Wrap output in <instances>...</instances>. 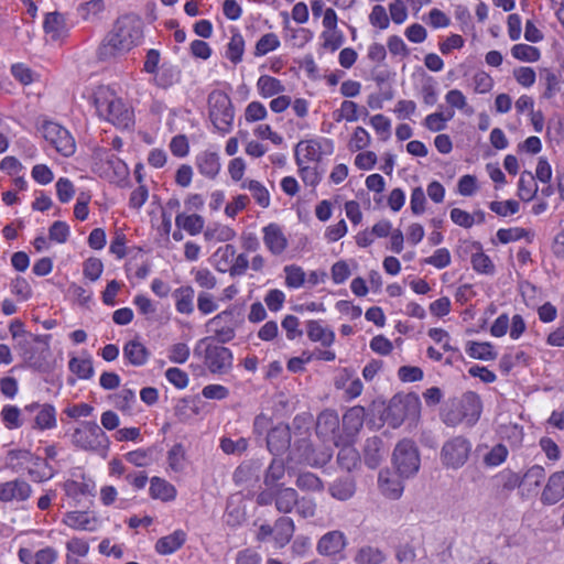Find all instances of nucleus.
<instances>
[{"instance_id":"1","label":"nucleus","mask_w":564,"mask_h":564,"mask_svg":"<svg viewBox=\"0 0 564 564\" xmlns=\"http://www.w3.org/2000/svg\"><path fill=\"white\" fill-rule=\"evenodd\" d=\"M142 36V22L134 14H124L117 19L112 30L98 47V57L109 59L130 51L138 45Z\"/></svg>"},{"instance_id":"2","label":"nucleus","mask_w":564,"mask_h":564,"mask_svg":"<svg viewBox=\"0 0 564 564\" xmlns=\"http://www.w3.org/2000/svg\"><path fill=\"white\" fill-rule=\"evenodd\" d=\"M481 411L480 397L474 391H467L459 399L449 400L441 416L447 426H457L463 422L473 426L479 420Z\"/></svg>"},{"instance_id":"3","label":"nucleus","mask_w":564,"mask_h":564,"mask_svg":"<svg viewBox=\"0 0 564 564\" xmlns=\"http://www.w3.org/2000/svg\"><path fill=\"white\" fill-rule=\"evenodd\" d=\"M94 104L99 117L121 128L131 123V111L120 98L107 90H99L94 97Z\"/></svg>"},{"instance_id":"4","label":"nucleus","mask_w":564,"mask_h":564,"mask_svg":"<svg viewBox=\"0 0 564 564\" xmlns=\"http://www.w3.org/2000/svg\"><path fill=\"white\" fill-rule=\"evenodd\" d=\"M73 444L84 451L106 453L109 448V437L94 421H84L72 435Z\"/></svg>"},{"instance_id":"5","label":"nucleus","mask_w":564,"mask_h":564,"mask_svg":"<svg viewBox=\"0 0 564 564\" xmlns=\"http://www.w3.org/2000/svg\"><path fill=\"white\" fill-rule=\"evenodd\" d=\"M209 118L219 132L228 133L232 128L235 117L229 96L221 90H214L208 96Z\"/></svg>"},{"instance_id":"6","label":"nucleus","mask_w":564,"mask_h":564,"mask_svg":"<svg viewBox=\"0 0 564 564\" xmlns=\"http://www.w3.org/2000/svg\"><path fill=\"white\" fill-rule=\"evenodd\" d=\"M393 464L399 476L409 478L419 471L421 459L414 441L403 438L393 451Z\"/></svg>"},{"instance_id":"7","label":"nucleus","mask_w":564,"mask_h":564,"mask_svg":"<svg viewBox=\"0 0 564 564\" xmlns=\"http://www.w3.org/2000/svg\"><path fill=\"white\" fill-rule=\"evenodd\" d=\"M46 142H48L63 156H70L75 153L76 143L70 132L57 122L44 120L39 127Z\"/></svg>"},{"instance_id":"8","label":"nucleus","mask_w":564,"mask_h":564,"mask_svg":"<svg viewBox=\"0 0 564 564\" xmlns=\"http://www.w3.org/2000/svg\"><path fill=\"white\" fill-rule=\"evenodd\" d=\"M471 449L470 442L463 436H455L444 443L441 449L442 464L447 468L457 469L468 459Z\"/></svg>"},{"instance_id":"9","label":"nucleus","mask_w":564,"mask_h":564,"mask_svg":"<svg viewBox=\"0 0 564 564\" xmlns=\"http://www.w3.org/2000/svg\"><path fill=\"white\" fill-rule=\"evenodd\" d=\"M234 313L235 308H227L206 323L207 333H212L218 343L226 344L235 338L237 322Z\"/></svg>"},{"instance_id":"10","label":"nucleus","mask_w":564,"mask_h":564,"mask_svg":"<svg viewBox=\"0 0 564 564\" xmlns=\"http://www.w3.org/2000/svg\"><path fill=\"white\" fill-rule=\"evenodd\" d=\"M293 454H297V460L312 467H322L333 457L328 448L316 451L307 437L297 438L294 442Z\"/></svg>"},{"instance_id":"11","label":"nucleus","mask_w":564,"mask_h":564,"mask_svg":"<svg viewBox=\"0 0 564 564\" xmlns=\"http://www.w3.org/2000/svg\"><path fill=\"white\" fill-rule=\"evenodd\" d=\"M204 364L212 373H227L232 367V352L227 347L209 344L205 349Z\"/></svg>"},{"instance_id":"12","label":"nucleus","mask_w":564,"mask_h":564,"mask_svg":"<svg viewBox=\"0 0 564 564\" xmlns=\"http://www.w3.org/2000/svg\"><path fill=\"white\" fill-rule=\"evenodd\" d=\"M23 413L34 414L33 430L45 431L56 427V409L50 403H30L23 408Z\"/></svg>"},{"instance_id":"13","label":"nucleus","mask_w":564,"mask_h":564,"mask_svg":"<svg viewBox=\"0 0 564 564\" xmlns=\"http://www.w3.org/2000/svg\"><path fill=\"white\" fill-rule=\"evenodd\" d=\"M262 463L259 459L242 462L234 471L232 480L242 489H253L260 481Z\"/></svg>"},{"instance_id":"14","label":"nucleus","mask_w":564,"mask_h":564,"mask_svg":"<svg viewBox=\"0 0 564 564\" xmlns=\"http://www.w3.org/2000/svg\"><path fill=\"white\" fill-rule=\"evenodd\" d=\"M291 438V426L279 423L268 431L267 448L272 455L280 456L290 448Z\"/></svg>"},{"instance_id":"15","label":"nucleus","mask_w":564,"mask_h":564,"mask_svg":"<svg viewBox=\"0 0 564 564\" xmlns=\"http://www.w3.org/2000/svg\"><path fill=\"white\" fill-rule=\"evenodd\" d=\"M338 431L339 416L336 411L326 409L317 415L316 435L323 442H334V444L338 446V442L336 441Z\"/></svg>"},{"instance_id":"16","label":"nucleus","mask_w":564,"mask_h":564,"mask_svg":"<svg viewBox=\"0 0 564 564\" xmlns=\"http://www.w3.org/2000/svg\"><path fill=\"white\" fill-rule=\"evenodd\" d=\"M32 487L24 479H13L0 482V501H25L31 497Z\"/></svg>"},{"instance_id":"17","label":"nucleus","mask_w":564,"mask_h":564,"mask_svg":"<svg viewBox=\"0 0 564 564\" xmlns=\"http://www.w3.org/2000/svg\"><path fill=\"white\" fill-rule=\"evenodd\" d=\"M263 242L273 256L282 254L288 248V239L280 225L271 223L263 227Z\"/></svg>"},{"instance_id":"18","label":"nucleus","mask_w":564,"mask_h":564,"mask_svg":"<svg viewBox=\"0 0 564 564\" xmlns=\"http://www.w3.org/2000/svg\"><path fill=\"white\" fill-rule=\"evenodd\" d=\"M347 545V539L341 531L334 530L325 533L318 540L316 550L321 555L335 556Z\"/></svg>"},{"instance_id":"19","label":"nucleus","mask_w":564,"mask_h":564,"mask_svg":"<svg viewBox=\"0 0 564 564\" xmlns=\"http://www.w3.org/2000/svg\"><path fill=\"white\" fill-rule=\"evenodd\" d=\"M41 458L34 456L28 449H10L6 456L4 466L14 473H20L25 469L26 465L32 463L33 466H39Z\"/></svg>"},{"instance_id":"20","label":"nucleus","mask_w":564,"mask_h":564,"mask_svg":"<svg viewBox=\"0 0 564 564\" xmlns=\"http://www.w3.org/2000/svg\"><path fill=\"white\" fill-rule=\"evenodd\" d=\"M564 497V471L552 474L541 495L544 505H554Z\"/></svg>"},{"instance_id":"21","label":"nucleus","mask_w":564,"mask_h":564,"mask_svg":"<svg viewBox=\"0 0 564 564\" xmlns=\"http://www.w3.org/2000/svg\"><path fill=\"white\" fill-rule=\"evenodd\" d=\"M295 532L294 521L289 517H279L273 524V542L275 547L282 549L290 543Z\"/></svg>"},{"instance_id":"22","label":"nucleus","mask_w":564,"mask_h":564,"mask_svg":"<svg viewBox=\"0 0 564 564\" xmlns=\"http://www.w3.org/2000/svg\"><path fill=\"white\" fill-rule=\"evenodd\" d=\"M215 254L226 261L234 259V263L229 269V273L232 276L245 274L249 267V260L247 256L240 253L236 257V248L232 245H226L224 248H219Z\"/></svg>"},{"instance_id":"23","label":"nucleus","mask_w":564,"mask_h":564,"mask_svg":"<svg viewBox=\"0 0 564 564\" xmlns=\"http://www.w3.org/2000/svg\"><path fill=\"white\" fill-rule=\"evenodd\" d=\"M199 173L208 178H215L220 171L219 156L216 152L203 151L195 158Z\"/></svg>"},{"instance_id":"24","label":"nucleus","mask_w":564,"mask_h":564,"mask_svg":"<svg viewBox=\"0 0 564 564\" xmlns=\"http://www.w3.org/2000/svg\"><path fill=\"white\" fill-rule=\"evenodd\" d=\"M328 492L334 499L346 501L356 492V481L350 475L338 477L328 487Z\"/></svg>"},{"instance_id":"25","label":"nucleus","mask_w":564,"mask_h":564,"mask_svg":"<svg viewBox=\"0 0 564 564\" xmlns=\"http://www.w3.org/2000/svg\"><path fill=\"white\" fill-rule=\"evenodd\" d=\"M378 485L381 494L389 499H398L402 495L403 486L401 480L389 470L379 473Z\"/></svg>"},{"instance_id":"26","label":"nucleus","mask_w":564,"mask_h":564,"mask_svg":"<svg viewBox=\"0 0 564 564\" xmlns=\"http://www.w3.org/2000/svg\"><path fill=\"white\" fill-rule=\"evenodd\" d=\"M299 492L292 487L279 486L275 488V509L280 513H291L297 502Z\"/></svg>"},{"instance_id":"27","label":"nucleus","mask_w":564,"mask_h":564,"mask_svg":"<svg viewBox=\"0 0 564 564\" xmlns=\"http://www.w3.org/2000/svg\"><path fill=\"white\" fill-rule=\"evenodd\" d=\"M43 29L53 41L59 40L67 34L66 21L64 14L55 11L45 15Z\"/></svg>"},{"instance_id":"28","label":"nucleus","mask_w":564,"mask_h":564,"mask_svg":"<svg viewBox=\"0 0 564 564\" xmlns=\"http://www.w3.org/2000/svg\"><path fill=\"white\" fill-rule=\"evenodd\" d=\"M186 541V533L183 530H176L173 533L160 538L155 543V551L162 555H169L176 552Z\"/></svg>"},{"instance_id":"29","label":"nucleus","mask_w":564,"mask_h":564,"mask_svg":"<svg viewBox=\"0 0 564 564\" xmlns=\"http://www.w3.org/2000/svg\"><path fill=\"white\" fill-rule=\"evenodd\" d=\"M307 337L312 341H318L324 347H329L335 340V333L322 325L321 321H308L306 323Z\"/></svg>"},{"instance_id":"30","label":"nucleus","mask_w":564,"mask_h":564,"mask_svg":"<svg viewBox=\"0 0 564 564\" xmlns=\"http://www.w3.org/2000/svg\"><path fill=\"white\" fill-rule=\"evenodd\" d=\"M364 454L366 465L371 469L377 468L384 454L382 440L378 436L369 437L366 441Z\"/></svg>"},{"instance_id":"31","label":"nucleus","mask_w":564,"mask_h":564,"mask_svg":"<svg viewBox=\"0 0 564 564\" xmlns=\"http://www.w3.org/2000/svg\"><path fill=\"white\" fill-rule=\"evenodd\" d=\"M123 356L133 366H143L150 356L148 348L139 340H130L123 347Z\"/></svg>"},{"instance_id":"32","label":"nucleus","mask_w":564,"mask_h":564,"mask_svg":"<svg viewBox=\"0 0 564 564\" xmlns=\"http://www.w3.org/2000/svg\"><path fill=\"white\" fill-rule=\"evenodd\" d=\"M149 491L153 499H160L162 501H171L176 497L175 487L160 477H153L151 479Z\"/></svg>"},{"instance_id":"33","label":"nucleus","mask_w":564,"mask_h":564,"mask_svg":"<svg viewBox=\"0 0 564 564\" xmlns=\"http://www.w3.org/2000/svg\"><path fill=\"white\" fill-rule=\"evenodd\" d=\"M64 523L75 530L94 531L96 519L85 511H70L65 514Z\"/></svg>"},{"instance_id":"34","label":"nucleus","mask_w":564,"mask_h":564,"mask_svg":"<svg viewBox=\"0 0 564 564\" xmlns=\"http://www.w3.org/2000/svg\"><path fill=\"white\" fill-rule=\"evenodd\" d=\"M175 307L181 314L189 315L194 312V289L189 285L181 286L174 291Z\"/></svg>"},{"instance_id":"35","label":"nucleus","mask_w":564,"mask_h":564,"mask_svg":"<svg viewBox=\"0 0 564 564\" xmlns=\"http://www.w3.org/2000/svg\"><path fill=\"white\" fill-rule=\"evenodd\" d=\"M257 89L261 97L270 98L285 90L282 82L270 75H261L257 82Z\"/></svg>"},{"instance_id":"36","label":"nucleus","mask_w":564,"mask_h":564,"mask_svg":"<svg viewBox=\"0 0 564 564\" xmlns=\"http://www.w3.org/2000/svg\"><path fill=\"white\" fill-rule=\"evenodd\" d=\"M284 475H285L284 462L279 458H273L264 471L263 484L265 485V487L284 486L283 484L279 482L284 477Z\"/></svg>"},{"instance_id":"37","label":"nucleus","mask_w":564,"mask_h":564,"mask_svg":"<svg viewBox=\"0 0 564 564\" xmlns=\"http://www.w3.org/2000/svg\"><path fill=\"white\" fill-rule=\"evenodd\" d=\"M204 218L200 215H185L178 214L175 218V225L180 229H184L189 235H198L204 228Z\"/></svg>"},{"instance_id":"38","label":"nucleus","mask_w":564,"mask_h":564,"mask_svg":"<svg viewBox=\"0 0 564 564\" xmlns=\"http://www.w3.org/2000/svg\"><path fill=\"white\" fill-rule=\"evenodd\" d=\"M295 486L302 491L322 492L325 488L323 480L311 471L300 473Z\"/></svg>"},{"instance_id":"39","label":"nucleus","mask_w":564,"mask_h":564,"mask_svg":"<svg viewBox=\"0 0 564 564\" xmlns=\"http://www.w3.org/2000/svg\"><path fill=\"white\" fill-rule=\"evenodd\" d=\"M365 411L361 406L349 409L343 416L344 429L349 434L358 433L364 425Z\"/></svg>"},{"instance_id":"40","label":"nucleus","mask_w":564,"mask_h":564,"mask_svg":"<svg viewBox=\"0 0 564 564\" xmlns=\"http://www.w3.org/2000/svg\"><path fill=\"white\" fill-rule=\"evenodd\" d=\"M466 352L471 358L480 360H495L497 358V352L490 343L468 341Z\"/></svg>"},{"instance_id":"41","label":"nucleus","mask_w":564,"mask_h":564,"mask_svg":"<svg viewBox=\"0 0 564 564\" xmlns=\"http://www.w3.org/2000/svg\"><path fill=\"white\" fill-rule=\"evenodd\" d=\"M300 153H303L307 161H317L321 156V144L315 140L300 141L295 149V159L299 166L302 164Z\"/></svg>"},{"instance_id":"42","label":"nucleus","mask_w":564,"mask_h":564,"mask_svg":"<svg viewBox=\"0 0 564 564\" xmlns=\"http://www.w3.org/2000/svg\"><path fill=\"white\" fill-rule=\"evenodd\" d=\"M386 558V554L381 550L367 545L357 552L355 562L357 564H382Z\"/></svg>"},{"instance_id":"43","label":"nucleus","mask_w":564,"mask_h":564,"mask_svg":"<svg viewBox=\"0 0 564 564\" xmlns=\"http://www.w3.org/2000/svg\"><path fill=\"white\" fill-rule=\"evenodd\" d=\"M241 187L250 191L252 197L261 207L267 208L270 205V194L260 182L254 180L245 181Z\"/></svg>"},{"instance_id":"44","label":"nucleus","mask_w":564,"mask_h":564,"mask_svg":"<svg viewBox=\"0 0 564 564\" xmlns=\"http://www.w3.org/2000/svg\"><path fill=\"white\" fill-rule=\"evenodd\" d=\"M536 192V184L532 173L523 172L519 178L518 195L524 200H531Z\"/></svg>"},{"instance_id":"45","label":"nucleus","mask_w":564,"mask_h":564,"mask_svg":"<svg viewBox=\"0 0 564 564\" xmlns=\"http://www.w3.org/2000/svg\"><path fill=\"white\" fill-rule=\"evenodd\" d=\"M359 462V454L355 447L351 445L343 446L337 455L338 465L347 470H352Z\"/></svg>"},{"instance_id":"46","label":"nucleus","mask_w":564,"mask_h":564,"mask_svg":"<svg viewBox=\"0 0 564 564\" xmlns=\"http://www.w3.org/2000/svg\"><path fill=\"white\" fill-rule=\"evenodd\" d=\"M23 410L21 411L18 406L7 404L2 408L0 416L9 430L19 429L22 425V415Z\"/></svg>"},{"instance_id":"47","label":"nucleus","mask_w":564,"mask_h":564,"mask_svg":"<svg viewBox=\"0 0 564 564\" xmlns=\"http://www.w3.org/2000/svg\"><path fill=\"white\" fill-rule=\"evenodd\" d=\"M245 52V40L239 32L232 34L229 43L226 56L234 63L238 64L242 59Z\"/></svg>"},{"instance_id":"48","label":"nucleus","mask_w":564,"mask_h":564,"mask_svg":"<svg viewBox=\"0 0 564 564\" xmlns=\"http://www.w3.org/2000/svg\"><path fill=\"white\" fill-rule=\"evenodd\" d=\"M69 370L80 379H90L94 375V367L90 359L73 357L68 362Z\"/></svg>"},{"instance_id":"49","label":"nucleus","mask_w":564,"mask_h":564,"mask_svg":"<svg viewBox=\"0 0 564 564\" xmlns=\"http://www.w3.org/2000/svg\"><path fill=\"white\" fill-rule=\"evenodd\" d=\"M104 10V0H90L80 3L77 8L78 15L84 21H91Z\"/></svg>"},{"instance_id":"50","label":"nucleus","mask_w":564,"mask_h":564,"mask_svg":"<svg viewBox=\"0 0 564 564\" xmlns=\"http://www.w3.org/2000/svg\"><path fill=\"white\" fill-rule=\"evenodd\" d=\"M280 46V40L274 33L262 35L256 44L254 55L263 56Z\"/></svg>"},{"instance_id":"51","label":"nucleus","mask_w":564,"mask_h":564,"mask_svg":"<svg viewBox=\"0 0 564 564\" xmlns=\"http://www.w3.org/2000/svg\"><path fill=\"white\" fill-rule=\"evenodd\" d=\"M167 463L172 470L178 473L185 467V449L181 443L172 446L167 453Z\"/></svg>"},{"instance_id":"52","label":"nucleus","mask_w":564,"mask_h":564,"mask_svg":"<svg viewBox=\"0 0 564 564\" xmlns=\"http://www.w3.org/2000/svg\"><path fill=\"white\" fill-rule=\"evenodd\" d=\"M514 58L524 62H536L540 58V51L528 44H516L511 48Z\"/></svg>"},{"instance_id":"53","label":"nucleus","mask_w":564,"mask_h":564,"mask_svg":"<svg viewBox=\"0 0 564 564\" xmlns=\"http://www.w3.org/2000/svg\"><path fill=\"white\" fill-rule=\"evenodd\" d=\"M285 272V284L289 288L297 289L303 285L305 281V272L301 267L297 265H286L284 268Z\"/></svg>"},{"instance_id":"54","label":"nucleus","mask_w":564,"mask_h":564,"mask_svg":"<svg viewBox=\"0 0 564 564\" xmlns=\"http://www.w3.org/2000/svg\"><path fill=\"white\" fill-rule=\"evenodd\" d=\"M14 348L18 350L24 361L30 364L35 362L36 349L29 335L24 336V338H20L19 341H17Z\"/></svg>"},{"instance_id":"55","label":"nucleus","mask_w":564,"mask_h":564,"mask_svg":"<svg viewBox=\"0 0 564 564\" xmlns=\"http://www.w3.org/2000/svg\"><path fill=\"white\" fill-rule=\"evenodd\" d=\"M498 486L505 491H512L521 485V478L511 470H503L497 477Z\"/></svg>"},{"instance_id":"56","label":"nucleus","mask_w":564,"mask_h":564,"mask_svg":"<svg viewBox=\"0 0 564 564\" xmlns=\"http://www.w3.org/2000/svg\"><path fill=\"white\" fill-rule=\"evenodd\" d=\"M369 22L372 26L379 28L380 30L388 29L390 19L386 8L381 4H376L369 14Z\"/></svg>"},{"instance_id":"57","label":"nucleus","mask_w":564,"mask_h":564,"mask_svg":"<svg viewBox=\"0 0 564 564\" xmlns=\"http://www.w3.org/2000/svg\"><path fill=\"white\" fill-rule=\"evenodd\" d=\"M545 477V470L540 465H533L530 467L524 476L521 478V484H525L530 487H539Z\"/></svg>"},{"instance_id":"58","label":"nucleus","mask_w":564,"mask_h":564,"mask_svg":"<svg viewBox=\"0 0 564 564\" xmlns=\"http://www.w3.org/2000/svg\"><path fill=\"white\" fill-rule=\"evenodd\" d=\"M135 401V393L131 389H122L113 395V404L120 411H129L131 404Z\"/></svg>"},{"instance_id":"59","label":"nucleus","mask_w":564,"mask_h":564,"mask_svg":"<svg viewBox=\"0 0 564 564\" xmlns=\"http://www.w3.org/2000/svg\"><path fill=\"white\" fill-rule=\"evenodd\" d=\"M323 47L332 52L337 51L344 43V35L340 31L329 30L322 33Z\"/></svg>"},{"instance_id":"60","label":"nucleus","mask_w":564,"mask_h":564,"mask_svg":"<svg viewBox=\"0 0 564 564\" xmlns=\"http://www.w3.org/2000/svg\"><path fill=\"white\" fill-rule=\"evenodd\" d=\"M220 448L226 454H241L248 448V441L245 437H240L237 441L223 437L220 440Z\"/></svg>"},{"instance_id":"61","label":"nucleus","mask_w":564,"mask_h":564,"mask_svg":"<svg viewBox=\"0 0 564 564\" xmlns=\"http://www.w3.org/2000/svg\"><path fill=\"white\" fill-rule=\"evenodd\" d=\"M104 270V264L100 259L98 258H88L84 262V275L85 278L89 279L90 281H96L100 278Z\"/></svg>"},{"instance_id":"62","label":"nucleus","mask_w":564,"mask_h":564,"mask_svg":"<svg viewBox=\"0 0 564 564\" xmlns=\"http://www.w3.org/2000/svg\"><path fill=\"white\" fill-rule=\"evenodd\" d=\"M471 264L474 270H476L479 273L491 274L495 271V265L492 261L487 254L482 252H477L473 254Z\"/></svg>"},{"instance_id":"63","label":"nucleus","mask_w":564,"mask_h":564,"mask_svg":"<svg viewBox=\"0 0 564 564\" xmlns=\"http://www.w3.org/2000/svg\"><path fill=\"white\" fill-rule=\"evenodd\" d=\"M519 203L513 199L505 200V202H491L489 208L499 216H508L518 213Z\"/></svg>"},{"instance_id":"64","label":"nucleus","mask_w":564,"mask_h":564,"mask_svg":"<svg viewBox=\"0 0 564 564\" xmlns=\"http://www.w3.org/2000/svg\"><path fill=\"white\" fill-rule=\"evenodd\" d=\"M165 377H166L167 381L177 389H184L188 384L187 373L180 368H176V367L169 368L165 371Z\"/></svg>"}]
</instances>
